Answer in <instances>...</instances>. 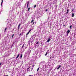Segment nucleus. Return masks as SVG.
<instances>
[{
    "instance_id": "10",
    "label": "nucleus",
    "mask_w": 76,
    "mask_h": 76,
    "mask_svg": "<svg viewBox=\"0 0 76 76\" xmlns=\"http://www.w3.org/2000/svg\"><path fill=\"white\" fill-rule=\"evenodd\" d=\"M48 54V52H47L45 54V56H47V55Z\"/></svg>"
},
{
    "instance_id": "20",
    "label": "nucleus",
    "mask_w": 76,
    "mask_h": 76,
    "mask_svg": "<svg viewBox=\"0 0 76 76\" xmlns=\"http://www.w3.org/2000/svg\"><path fill=\"white\" fill-rule=\"evenodd\" d=\"M2 2H1V4L3 2V0H1Z\"/></svg>"
},
{
    "instance_id": "34",
    "label": "nucleus",
    "mask_w": 76,
    "mask_h": 76,
    "mask_svg": "<svg viewBox=\"0 0 76 76\" xmlns=\"http://www.w3.org/2000/svg\"><path fill=\"white\" fill-rule=\"evenodd\" d=\"M5 76H9V75H5Z\"/></svg>"
},
{
    "instance_id": "35",
    "label": "nucleus",
    "mask_w": 76,
    "mask_h": 76,
    "mask_svg": "<svg viewBox=\"0 0 76 76\" xmlns=\"http://www.w3.org/2000/svg\"><path fill=\"white\" fill-rule=\"evenodd\" d=\"M63 26H65V25L64 24V25H63Z\"/></svg>"
},
{
    "instance_id": "23",
    "label": "nucleus",
    "mask_w": 76,
    "mask_h": 76,
    "mask_svg": "<svg viewBox=\"0 0 76 76\" xmlns=\"http://www.w3.org/2000/svg\"><path fill=\"white\" fill-rule=\"evenodd\" d=\"M30 32L28 31V33L27 34L28 35V34H29V33H30Z\"/></svg>"
},
{
    "instance_id": "7",
    "label": "nucleus",
    "mask_w": 76,
    "mask_h": 76,
    "mask_svg": "<svg viewBox=\"0 0 76 76\" xmlns=\"http://www.w3.org/2000/svg\"><path fill=\"white\" fill-rule=\"evenodd\" d=\"M58 67L57 68V69L58 70V69H60V67H61V66H60V65H59L58 66Z\"/></svg>"
},
{
    "instance_id": "26",
    "label": "nucleus",
    "mask_w": 76,
    "mask_h": 76,
    "mask_svg": "<svg viewBox=\"0 0 76 76\" xmlns=\"http://www.w3.org/2000/svg\"><path fill=\"white\" fill-rule=\"evenodd\" d=\"M34 23H35L34 22H33V23H32V25H34Z\"/></svg>"
},
{
    "instance_id": "4",
    "label": "nucleus",
    "mask_w": 76,
    "mask_h": 76,
    "mask_svg": "<svg viewBox=\"0 0 76 76\" xmlns=\"http://www.w3.org/2000/svg\"><path fill=\"white\" fill-rule=\"evenodd\" d=\"M29 1H28V3H27V8H28V7L29 6Z\"/></svg>"
},
{
    "instance_id": "11",
    "label": "nucleus",
    "mask_w": 76,
    "mask_h": 76,
    "mask_svg": "<svg viewBox=\"0 0 76 76\" xmlns=\"http://www.w3.org/2000/svg\"><path fill=\"white\" fill-rule=\"evenodd\" d=\"M34 20H32L31 21V23H32V22H34Z\"/></svg>"
},
{
    "instance_id": "33",
    "label": "nucleus",
    "mask_w": 76,
    "mask_h": 76,
    "mask_svg": "<svg viewBox=\"0 0 76 76\" xmlns=\"http://www.w3.org/2000/svg\"><path fill=\"white\" fill-rule=\"evenodd\" d=\"M73 9L72 10V12H73Z\"/></svg>"
},
{
    "instance_id": "40",
    "label": "nucleus",
    "mask_w": 76,
    "mask_h": 76,
    "mask_svg": "<svg viewBox=\"0 0 76 76\" xmlns=\"http://www.w3.org/2000/svg\"><path fill=\"white\" fill-rule=\"evenodd\" d=\"M29 50H30V49L29 48Z\"/></svg>"
},
{
    "instance_id": "8",
    "label": "nucleus",
    "mask_w": 76,
    "mask_h": 76,
    "mask_svg": "<svg viewBox=\"0 0 76 76\" xmlns=\"http://www.w3.org/2000/svg\"><path fill=\"white\" fill-rule=\"evenodd\" d=\"M24 45H25V44H23L21 48H22V49L23 48V47H24Z\"/></svg>"
},
{
    "instance_id": "27",
    "label": "nucleus",
    "mask_w": 76,
    "mask_h": 76,
    "mask_svg": "<svg viewBox=\"0 0 76 76\" xmlns=\"http://www.w3.org/2000/svg\"><path fill=\"white\" fill-rule=\"evenodd\" d=\"M39 42H38L36 44H38Z\"/></svg>"
},
{
    "instance_id": "15",
    "label": "nucleus",
    "mask_w": 76,
    "mask_h": 76,
    "mask_svg": "<svg viewBox=\"0 0 76 76\" xmlns=\"http://www.w3.org/2000/svg\"><path fill=\"white\" fill-rule=\"evenodd\" d=\"M39 70V67L37 69V72H38V71Z\"/></svg>"
},
{
    "instance_id": "17",
    "label": "nucleus",
    "mask_w": 76,
    "mask_h": 76,
    "mask_svg": "<svg viewBox=\"0 0 76 76\" xmlns=\"http://www.w3.org/2000/svg\"><path fill=\"white\" fill-rule=\"evenodd\" d=\"M72 26H70L69 27V28L70 29H71V28H72Z\"/></svg>"
},
{
    "instance_id": "29",
    "label": "nucleus",
    "mask_w": 76,
    "mask_h": 76,
    "mask_svg": "<svg viewBox=\"0 0 76 76\" xmlns=\"http://www.w3.org/2000/svg\"><path fill=\"white\" fill-rule=\"evenodd\" d=\"M22 28H23V27H21L20 28V29H21Z\"/></svg>"
},
{
    "instance_id": "41",
    "label": "nucleus",
    "mask_w": 76,
    "mask_h": 76,
    "mask_svg": "<svg viewBox=\"0 0 76 76\" xmlns=\"http://www.w3.org/2000/svg\"><path fill=\"white\" fill-rule=\"evenodd\" d=\"M13 45L12 44V46H13Z\"/></svg>"
},
{
    "instance_id": "16",
    "label": "nucleus",
    "mask_w": 76,
    "mask_h": 76,
    "mask_svg": "<svg viewBox=\"0 0 76 76\" xmlns=\"http://www.w3.org/2000/svg\"><path fill=\"white\" fill-rule=\"evenodd\" d=\"M6 29H7V28H5V30H4V32H6Z\"/></svg>"
},
{
    "instance_id": "31",
    "label": "nucleus",
    "mask_w": 76,
    "mask_h": 76,
    "mask_svg": "<svg viewBox=\"0 0 76 76\" xmlns=\"http://www.w3.org/2000/svg\"><path fill=\"white\" fill-rule=\"evenodd\" d=\"M1 63H0V66H1Z\"/></svg>"
},
{
    "instance_id": "21",
    "label": "nucleus",
    "mask_w": 76,
    "mask_h": 76,
    "mask_svg": "<svg viewBox=\"0 0 76 76\" xmlns=\"http://www.w3.org/2000/svg\"><path fill=\"white\" fill-rule=\"evenodd\" d=\"M36 6H37V5H35L34 7V8L36 7Z\"/></svg>"
},
{
    "instance_id": "36",
    "label": "nucleus",
    "mask_w": 76,
    "mask_h": 76,
    "mask_svg": "<svg viewBox=\"0 0 76 76\" xmlns=\"http://www.w3.org/2000/svg\"><path fill=\"white\" fill-rule=\"evenodd\" d=\"M31 50H30V53H31Z\"/></svg>"
},
{
    "instance_id": "37",
    "label": "nucleus",
    "mask_w": 76,
    "mask_h": 76,
    "mask_svg": "<svg viewBox=\"0 0 76 76\" xmlns=\"http://www.w3.org/2000/svg\"><path fill=\"white\" fill-rule=\"evenodd\" d=\"M1 6H2V4H1Z\"/></svg>"
},
{
    "instance_id": "5",
    "label": "nucleus",
    "mask_w": 76,
    "mask_h": 76,
    "mask_svg": "<svg viewBox=\"0 0 76 76\" xmlns=\"http://www.w3.org/2000/svg\"><path fill=\"white\" fill-rule=\"evenodd\" d=\"M69 9L67 10L66 14H68V13H69Z\"/></svg>"
},
{
    "instance_id": "43",
    "label": "nucleus",
    "mask_w": 76,
    "mask_h": 76,
    "mask_svg": "<svg viewBox=\"0 0 76 76\" xmlns=\"http://www.w3.org/2000/svg\"><path fill=\"white\" fill-rule=\"evenodd\" d=\"M27 3H28V2H27Z\"/></svg>"
},
{
    "instance_id": "12",
    "label": "nucleus",
    "mask_w": 76,
    "mask_h": 76,
    "mask_svg": "<svg viewBox=\"0 0 76 76\" xmlns=\"http://www.w3.org/2000/svg\"><path fill=\"white\" fill-rule=\"evenodd\" d=\"M70 32V31L69 30H68L67 31V33H69Z\"/></svg>"
},
{
    "instance_id": "28",
    "label": "nucleus",
    "mask_w": 76,
    "mask_h": 76,
    "mask_svg": "<svg viewBox=\"0 0 76 76\" xmlns=\"http://www.w3.org/2000/svg\"><path fill=\"white\" fill-rule=\"evenodd\" d=\"M15 42H13V44H15Z\"/></svg>"
},
{
    "instance_id": "3",
    "label": "nucleus",
    "mask_w": 76,
    "mask_h": 76,
    "mask_svg": "<svg viewBox=\"0 0 76 76\" xmlns=\"http://www.w3.org/2000/svg\"><path fill=\"white\" fill-rule=\"evenodd\" d=\"M51 40V39L50 38H49L47 40V42H49Z\"/></svg>"
},
{
    "instance_id": "30",
    "label": "nucleus",
    "mask_w": 76,
    "mask_h": 76,
    "mask_svg": "<svg viewBox=\"0 0 76 76\" xmlns=\"http://www.w3.org/2000/svg\"><path fill=\"white\" fill-rule=\"evenodd\" d=\"M29 68H30V67H29L28 68H27V69L28 70V69H29Z\"/></svg>"
},
{
    "instance_id": "2",
    "label": "nucleus",
    "mask_w": 76,
    "mask_h": 76,
    "mask_svg": "<svg viewBox=\"0 0 76 76\" xmlns=\"http://www.w3.org/2000/svg\"><path fill=\"white\" fill-rule=\"evenodd\" d=\"M20 55H19V54H18V55L16 57V59H17V58H18V57H19V56Z\"/></svg>"
},
{
    "instance_id": "9",
    "label": "nucleus",
    "mask_w": 76,
    "mask_h": 76,
    "mask_svg": "<svg viewBox=\"0 0 76 76\" xmlns=\"http://www.w3.org/2000/svg\"><path fill=\"white\" fill-rule=\"evenodd\" d=\"M30 9H31V7H29L28 8V11H29V10H30Z\"/></svg>"
},
{
    "instance_id": "1",
    "label": "nucleus",
    "mask_w": 76,
    "mask_h": 76,
    "mask_svg": "<svg viewBox=\"0 0 76 76\" xmlns=\"http://www.w3.org/2000/svg\"><path fill=\"white\" fill-rule=\"evenodd\" d=\"M20 24H19L18 27V30H19V28H20L19 27H20Z\"/></svg>"
},
{
    "instance_id": "25",
    "label": "nucleus",
    "mask_w": 76,
    "mask_h": 76,
    "mask_svg": "<svg viewBox=\"0 0 76 76\" xmlns=\"http://www.w3.org/2000/svg\"><path fill=\"white\" fill-rule=\"evenodd\" d=\"M47 10H48V9H47L46 10H45V11L46 12H47Z\"/></svg>"
},
{
    "instance_id": "42",
    "label": "nucleus",
    "mask_w": 76,
    "mask_h": 76,
    "mask_svg": "<svg viewBox=\"0 0 76 76\" xmlns=\"http://www.w3.org/2000/svg\"><path fill=\"white\" fill-rule=\"evenodd\" d=\"M32 69H33V68H32Z\"/></svg>"
},
{
    "instance_id": "13",
    "label": "nucleus",
    "mask_w": 76,
    "mask_h": 76,
    "mask_svg": "<svg viewBox=\"0 0 76 76\" xmlns=\"http://www.w3.org/2000/svg\"><path fill=\"white\" fill-rule=\"evenodd\" d=\"M20 35H23V33H21L20 34L19 36H20Z\"/></svg>"
},
{
    "instance_id": "22",
    "label": "nucleus",
    "mask_w": 76,
    "mask_h": 76,
    "mask_svg": "<svg viewBox=\"0 0 76 76\" xmlns=\"http://www.w3.org/2000/svg\"><path fill=\"white\" fill-rule=\"evenodd\" d=\"M31 31H32V29H31L30 30H29V32H30Z\"/></svg>"
},
{
    "instance_id": "39",
    "label": "nucleus",
    "mask_w": 76,
    "mask_h": 76,
    "mask_svg": "<svg viewBox=\"0 0 76 76\" xmlns=\"http://www.w3.org/2000/svg\"><path fill=\"white\" fill-rule=\"evenodd\" d=\"M50 59H51V57H50Z\"/></svg>"
},
{
    "instance_id": "18",
    "label": "nucleus",
    "mask_w": 76,
    "mask_h": 76,
    "mask_svg": "<svg viewBox=\"0 0 76 76\" xmlns=\"http://www.w3.org/2000/svg\"><path fill=\"white\" fill-rule=\"evenodd\" d=\"M20 58H22V54L21 55V56H20Z\"/></svg>"
},
{
    "instance_id": "24",
    "label": "nucleus",
    "mask_w": 76,
    "mask_h": 76,
    "mask_svg": "<svg viewBox=\"0 0 76 76\" xmlns=\"http://www.w3.org/2000/svg\"><path fill=\"white\" fill-rule=\"evenodd\" d=\"M14 36V34H13L12 36V38H13Z\"/></svg>"
},
{
    "instance_id": "19",
    "label": "nucleus",
    "mask_w": 76,
    "mask_h": 76,
    "mask_svg": "<svg viewBox=\"0 0 76 76\" xmlns=\"http://www.w3.org/2000/svg\"><path fill=\"white\" fill-rule=\"evenodd\" d=\"M28 34H26V38H27L28 37Z\"/></svg>"
},
{
    "instance_id": "38",
    "label": "nucleus",
    "mask_w": 76,
    "mask_h": 76,
    "mask_svg": "<svg viewBox=\"0 0 76 76\" xmlns=\"http://www.w3.org/2000/svg\"><path fill=\"white\" fill-rule=\"evenodd\" d=\"M52 58H54V56H53V57Z\"/></svg>"
},
{
    "instance_id": "32",
    "label": "nucleus",
    "mask_w": 76,
    "mask_h": 76,
    "mask_svg": "<svg viewBox=\"0 0 76 76\" xmlns=\"http://www.w3.org/2000/svg\"><path fill=\"white\" fill-rule=\"evenodd\" d=\"M68 34H69V33H67V35H68Z\"/></svg>"
},
{
    "instance_id": "6",
    "label": "nucleus",
    "mask_w": 76,
    "mask_h": 76,
    "mask_svg": "<svg viewBox=\"0 0 76 76\" xmlns=\"http://www.w3.org/2000/svg\"><path fill=\"white\" fill-rule=\"evenodd\" d=\"M72 18H73V17L74 16H75V14H74V13H72Z\"/></svg>"
},
{
    "instance_id": "14",
    "label": "nucleus",
    "mask_w": 76,
    "mask_h": 76,
    "mask_svg": "<svg viewBox=\"0 0 76 76\" xmlns=\"http://www.w3.org/2000/svg\"><path fill=\"white\" fill-rule=\"evenodd\" d=\"M34 66H35V64H33L32 67H34Z\"/></svg>"
}]
</instances>
